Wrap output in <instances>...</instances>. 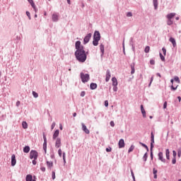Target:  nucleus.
<instances>
[{"mask_svg":"<svg viewBox=\"0 0 181 181\" xmlns=\"http://www.w3.org/2000/svg\"><path fill=\"white\" fill-rule=\"evenodd\" d=\"M62 157L64 160V165H66V152L62 153Z\"/></svg>","mask_w":181,"mask_h":181,"instance_id":"36","label":"nucleus"},{"mask_svg":"<svg viewBox=\"0 0 181 181\" xmlns=\"http://www.w3.org/2000/svg\"><path fill=\"white\" fill-rule=\"evenodd\" d=\"M52 177L53 180H54V179H56V172L55 171L52 172Z\"/></svg>","mask_w":181,"mask_h":181,"instance_id":"40","label":"nucleus"},{"mask_svg":"<svg viewBox=\"0 0 181 181\" xmlns=\"http://www.w3.org/2000/svg\"><path fill=\"white\" fill-rule=\"evenodd\" d=\"M110 78H111V71H110V69H107L105 78L106 83H108V81H110Z\"/></svg>","mask_w":181,"mask_h":181,"instance_id":"11","label":"nucleus"},{"mask_svg":"<svg viewBox=\"0 0 181 181\" xmlns=\"http://www.w3.org/2000/svg\"><path fill=\"white\" fill-rule=\"evenodd\" d=\"M118 146L119 149L125 147V141H124V139H119L118 142Z\"/></svg>","mask_w":181,"mask_h":181,"instance_id":"10","label":"nucleus"},{"mask_svg":"<svg viewBox=\"0 0 181 181\" xmlns=\"http://www.w3.org/2000/svg\"><path fill=\"white\" fill-rule=\"evenodd\" d=\"M40 170H42V172H46V168H45V167H41V168H40Z\"/></svg>","mask_w":181,"mask_h":181,"instance_id":"57","label":"nucleus"},{"mask_svg":"<svg viewBox=\"0 0 181 181\" xmlns=\"http://www.w3.org/2000/svg\"><path fill=\"white\" fill-rule=\"evenodd\" d=\"M100 40H101V34H100V31L95 30L93 34V46H97Z\"/></svg>","mask_w":181,"mask_h":181,"instance_id":"3","label":"nucleus"},{"mask_svg":"<svg viewBox=\"0 0 181 181\" xmlns=\"http://www.w3.org/2000/svg\"><path fill=\"white\" fill-rule=\"evenodd\" d=\"M158 160H160L161 162H163V163H166V159L165 158H163V152H159L158 153Z\"/></svg>","mask_w":181,"mask_h":181,"instance_id":"9","label":"nucleus"},{"mask_svg":"<svg viewBox=\"0 0 181 181\" xmlns=\"http://www.w3.org/2000/svg\"><path fill=\"white\" fill-rule=\"evenodd\" d=\"M141 111L144 118H146V112L144 108V105H141Z\"/></svg>","mask_w":181,"mask_h":181,"instance_id":"15","label":"nucleus"},{"mask_svg":"<svg viewBox=\"0 0 181 181\" xmlns=\"http://www.w3.org/2000/svg\"><path fill=\"white\" fill-rule=\"evenodd\" d=\"M50 158L51 159H54V153L51 154Z\"/></svg>","mask_w":181,"mask_h":181,"instance_id":"63","label":"nucleus"},{"mask_svg":"<svg viewBox=\"0 0 181 181\" xmlns=\"http://www.w3.org/2000/svg\"><path fill=\"white\" fill-rule=\"evenodd\" d=\"M175 16H176L175 13H170L166 16V18H167V19H172V18H175Z\"/></svg>","mask_w":181,"mask_h":181,"instance_id":"22","label":"nucleus"},{"mask_svg":"<svg viewBox=\"0 0 181 181\" xmlns=\"http://www.w3.org/2000/svg\"><path fill=\"white\" fill-rule=\"evenodd\" d=\"M22 127H23V129H28V122H22Z\"/></svg>","mask_w":181,"mask_h":181,"instance_id":"31","label":"nucleus"},{"mask_svg":"<svg viewBox=\"0 0 181 181\" xmlns=\"http://www.w3.org/2000/svg\"><path fill=\"white\" fill-rule=\"evenodd\" d=\"M75 48L76 50L75 51V57L78 62L80 63H84L87 60V54H88V52L84 50V46L81 45V41H76L75 42Z\"/></svg>","mask_w":181,"mask_h":181,"instance_id":"1","label":"nucleus"},{"mask_svg":"<svg viewBox=\"0 0 181 181\" xmlns=\"http://www.w3.org/2000/svg\"><path fill=\"white\" fill-rule=\"evenodd\" d=\"M131 175L132 176V179L134 181H136L135 180V175L134 174V170H131Z\"/></svg>","mask_w":181,"mask_h":181,"instance_id":"43","label":"nucleus"},{"mask_svg":"<svg viewBox=\"0 0 181 181\" xmlns=\"http://www.w3.org/2000/svg\"><path fill=\"white\" fill-rule=\"evenodd\" d=\"M59 16H60V14L59 13H54L52 16V22H58Z\"/></svg>","mask_w":181,"mask_h":181,"instance_id":"7","label":"nucleus"},{"mask_svg":"<svg viewBox=\"0 0 181 181\" xmlns=\"http://www.w3.org/2000/svg\"><path fill=\"white\" fill-rule=\"evenodd\" d=\"M62 146V139L57 138L56 142H55V148H60Z\"/></svg>","mask_w":181,"mask_h":181,"instance_id":"12","label":"nucleus"},{"mask_svg":"<svg viewBox=\"0 0 181 181\" xmlns=\"http://www.w3.org/2000/svg\"><path fill=\"white\" fill-rule=\"evenodd\" d=\"M82 125V130L85 132V134H90V130H88V129H87V126H86V124H84V123H81Z\"/></svg>","mask_w":181,"mask_h":181,"instance_id":"14","label":"nucleus"},{"mask_svg":"<svg viewBox=\"0 0 181 181\" xmlns=\"http://www.w3.org/2000/svg\"><path fill=\"white\" fill-rule=\"evenodd\" d=\"M172 163H173V165L176 164V158H175V157L173 158Z\"/></svg>","mask_w":181,"mask_h":181,"instance_id":"52","label":"nucleus"},{"mask_svg":"<svg viewBox=\"0 0 181 181\" xmlns=\"http://www.w3.org/2000/svg\"><path fill=\"white\" fill-rule=\"evenodd\" d=\"M162 50H163V53L164 56H166V48L163 47Z\"/></svg>","mask_w":181,"mask_h":181,"instance_id":"53","label":"nucleus"},{"mask_svg":"<svg viewBox=\"0 0 181 181\" xmlns=\"http://www.w3.org/2000/svg\"><path fill=\"white\" fill-rule=\"evenodd\" d=\"M47 163V169H50L52 170V168H53V163L52 161H46Z\"/></svg>","mask_w":181,"mask_h":181,"instance_id":"21","label":"nucleus"},{"mask_svg":"<svg viewBox=\"0 0 181 181\" xmlns=\"http://www.w3.org/2000/svg\"><path fill=\"white\" fill-rule=\"evenodd\" d=\"M174 80L175 81H176V83H177L178 84H180V79H179L178 76H175Z\"/></svg>","mask_w":181,"mask_h":181,"instance_id":"38","label":"nucleus"},{"mask_svg":"<svg viewBox=\"0 0 181 181\" xmlns=\"http://www.w3.org/2000/svg\"><path fill=\"white\" fill-rule=\"evenodd\" d=\"M153 144H155V135L153 134V132L151 133V146H150V156L151 160H153Z\"/></svg>","mask_w":181,"mask_h":181,"instance_id":"2","label":"nucleus"},{"mask_svg":"<svg viewBox=\"0 0 181 181\" xmlns=\"http://www.w3.org/2000/svg\"><path fill=\"white\" fill-rule=\"evenodd\" d=\"M59 134H60V131L59 129H57L53 134L52 139H57Z\"/></svg>","mask_w":181,"mask_h":181,"instance_id":"17","label":"nucleus"},{"mask_svg":"<svg viewBox=\"0 0 181 181\" xmlns=\"http://www.w3.org/2000/svg\"><path fill=\"white\" fill-rule=\"evenodd\" d=\"M165 156H166V159H168V160H170V151H169V148H167L165 150Z\"/></svg>","mask_w":181,"mask_h":181,"instance_id":"20","label":"nucleus"},{"mask_svg":"<svg viewBox=\"0 0 181 181\" xmlns=\"http://www.w3.org/2000/svg\"><path fill=\"white\" fill-rule=\"evenodd\" d=\"M122 47H123V52L124 53H125V40H123V42H122Z\"/></svg>","mask_w":181,"mask_h":181,"instance_id":"45","label":"nucleus"},{"mask_svg":"<svg viewBox=\"0 0 181 181\" xmlns=\"http://www.w3.org/2000/svg\"><path fill=\"white\" fill-rule=\"evenodd\" d=\"M153 5L154 6V9L156 11L158 9V0H153Z\"/></svg>","mask_w":181,"mask_h":181,"instance_id":"29","label":"nucleus"},{"mask_svg":"<svg viewBox=\"0 0 181 181\" xmlns=\"http://www.w3.org/2000/svg\"><path fill=\"white\" fill-rule=\"evenodd\" d=\"M150 64H151L152 66H153V65L155 64V60L151 59V60H150Z\"/></svg>","mask_w":181,"mask_h":181,"instance_id":"56","label":"nucleus"},{"mask_svg":"<svg viewBox=\"0 0 181 181\" xmlns=\"http://www.w3.org/2000/svg\"><path fill=\"white\" fill-rule=\"evenodd\" d=\"M28 19L30 21V19H32V18L30 17V13L29 11H26L25 12Z\"/></svg>","mask_w":181,"mask_h":181,"instance_id":"44","label":"nucleus"},{"mask_svg":"<svg viewBox=\"0 0 181 181\" xmlns=\"http://www.w3.org/2000/svg\"><path fill=\"white\" fill-rule=\"evenodd\" d=\"M28 1L31 5L32 8H33L34 11L37 12V10L36 9V5H35V2H33V0H28Z\"/></svg>","mask_w":181,"mask_h":181,"instance_id":"18","label":"nucleus"},{"mask_svg":"<svg viewBox=\"0 0 181 181\" xmlns=\"http://www.w3.org/2000/svg\"><path fill=\"white\" fill-rule=\"evenodd\" d=\"M153 174L154 179H158V170L156 168H153Z\"/></svg>","mask_w":181,"mask_h":181,"instance_id":"28","label":"nucleus"},{"mask_svg":"<svg viewBox=\"0 0 181 181\" xmlns=\"http://www.w3.org/2000/svg\"><path fill=\"white\" fill-rule=\"evenodd\" d=\"M26 181H36V180H33V177L32 175H28L25 177Z\"/></svg>","mask_w":181,"mask_h":181,"instance_id":"24","label":"nucleus"},{"mask_svg":"<svg viewBox=\"0 0 181 181\" xmlns=\"http://www.w3.org/2000/svg\"><path fill=\"white\" fill-rule=\"evenodd\" d=\"M111 151H112L111 147H110V148H106V152H111Z\"/></svg>","mask_w":181,"mask_h":181,"instance_id":"61","label":"nucleus"},{"mask_svg":"<svg viewBox=\"0 0 181 181\" xmlns=\"http://www.w3.org/2000/svg\"><path fill=\"white\" fill-rule=\"evenodd\" d=\"M112 86H118V81L117 80V78L112 77Z\"/></svg>","mask_w":181,"mask_h":181,"instance_id":"27","label":"nucleus"},{"mask_svg":"<svg viewBox=\"0 0 181 181\" xmlns=\"http://www.w3.org/2000/svg\"><path fill=\"white\" fill-rule=\"evenodd\" d=\"M39 156V153L36 150H31L30 152V159H35L36 160Z\"/></svg>","mask_w":181,"mask_h":181,"instance_id":"5","label":"nucleus"},{"mask_svg":"<svg viewBox=\"0 0 181 181\" xmlns=\"http://www.w3.org/2000/svg\"><path fill=\"white\" fill-rule=\"evenodd\" d=\"M100 52H101L100 57H103L104 56V53H105L103 44L100 45Z\"/></svg>","mask_w":181,"mask_h":181,"instance_id":"16","label":"nucleus"},{"mask_svg":"<svg viewBox=\"0 0 181 181\" xmlns=\"http://www.w3.org/2000/svg\"><path fill=\"white\" fill-rule=\"evenodd\" d=\"M129 45L130 46H134L135 45L134 42V37H130Z\"/></svg>","mask_w":181,"mask_h":181,"instance_id":"35","label":"nucleus"},{"mask_svg":"<svg viewBox=\"0 0 181 181\" xmlns=\"http://www.w3.org/2000/svg\"><path fill=\"white\" fill-rule=\"evenodd\" d=\"M168 107V102H164V103H163V109L165 110V109H166V107Z\"/></svg>","mask_w":181,"mask_h":181,"instance_id":"54","label":"nucleus"},{"mask_svg":"<svg viewBox=\"0 0 181 181\" xmlns=\"http://www.w3.org/2000/svg\"><path fill=\"white\" fill-rule=\"evenodd\" d=\"M105 107H108V100L105 101Z\"/></svg>","mask_w":181,"mask_h":181,"instance_id":"62","label":"nucleus"},{"mask_svg":"<svg viewBox=\"0 0 181 181\" xmlns=\"http://www.w3.org/2000/svg\"><path fill=\"white\" fill-rule=\"evenodd\" d=\"M16 165V156L12 154L11 156V166H15Z\"/></svg>","mask_w":181,"mask_h":181,"instance_id":"13","label":"nucleus"},{"mask_svg":"<svg viewBox=\"0 0 181 181\" xmlns=\"http://www.w3.org/2000/svg\"><path fill=\"white\" fill-rule=\"evenodd\" d=\"M152 81H153V76H152L151 78L150 83L148 84V87H151V84H152Z\"/></svg>","mask_w":181,"mask_h":181,"instance_id":"51","label":"nucleus"},{"mask_svg":"<svg viewBox=\"0 0 181 181\" xmlns=\"http://www.w3.org/2000/svg\"><path fill=\"white\" fill-rule=\"evenodd\" d=\"M134 149H135V146H134V144H132V145L129 147V150H128V153H131V152H132V151H134Z\"/></svg>","mask_w":181,"mask_h":181,"instance_id":"32","label":"nucleus"},{"mask_svg":"<svg viewBox=\"0 0 181 181\" xmlns=\"http://www.w3.org/2000/svg\"><path fill=\"white\" fill-rule=\"evenodd\" d=\"M58 154H59V156L60 158H62V148H59V149L58 150Z\"/></svg>","mask_w":181,"mask_h":181,"instance_id":"46","label":"nucleus"},{"mask_svg":"<svg viewBox=\"0 0 181 181\" xmlns=\"http://www.w3.org/2000/svg\"><path fill=\"white\" fill-rule=\"evenodd\" d=\"M33 95L34 97V98H37V97H39V94H37V93L33 91Z\"/></svg>","mask_w":181,"mask_h":181,"instance_id":"41","label":"nucleus"},{"mask_svg":"<svg viewBox=\"0 0 181 181\" xmlns=\"http://www.w3.org/2000/svg\"><path fill=\"white\" fill-rule=\"evenodd\" d=\"M97 87H98V85L95 83H91L90 84V90H95L97 88Z\"/></svg>","mask_w":181,"mask_h":181,"instance_id":"25","label":"nucleus"},{"mask_svg":"<svg viewBox=\"0 0 181 181\" xmlns=\"http://www.w3.org/2000/svg\"><path fill=\"white\" fill-rule=\"evenodd\" d=\"M113 91L115 92L118 91V87L117 86H113Z\"/></svg>","mask_w":181,"mask_h":181,"instance_id":"50","label":"nucleus"},{"mask_svg":"<svg viewBox=\"0 0 181 181\" xmlns=\"http://www.w3.org/2000/svg\"><path fill=\"white\" fill-rule=\"evenodd\" d=\"M140 145L141 146H143V148H145V149H146L147 152H149V148L148 147V146L142 142H139Z\"/></svg>","mask_w":181,"mask_h":181,"instance_id":"30","label":"nucleus"},{"mask_svg":"<svg viewBox=\"0 0 181 181\" xmlns=\"http://www.w3.org/2000/svg\"><path fill=\"white\" fill-rule=\"evenodd\" d=\"M91 36H93V34L88 33L83 39V45H87L88 42H90V40L91 39Z\"/></svg>","mask_w":181,"mask_h":181,"instance_id":"8","label":"nucleus"},{"mask_svg":"<svg viewBox=\"0 0 181 181\" xmlns=\"http://www.w3.org/2000/svg\"><path fill=\"white\" fill-rule=\"evenodd\" d=\"M130 67H131V74H135V63H132L130 64Z\"/></svg>","mask_w":181,"mask_h":181,"instance_id":"19","label":"nucleus"},{"mask_svg":"<svg viewBox=\"0 0 181 181\" xmlns=\"http://www.w3.org/2000/svg\"><path fill=\"white\" fill-rule=\"evenodd\" d=\"M177 156H178V158L181 157V149L180 148H179L177 150Z\"/></svg>","mask_w":181,"mask_h":181,"instance_id":"47","label":"nucleus"},{"mask_svg":"<svg viewBox=\"0 0 181 181\" xmlns=\"http://www.w3.org/2000/svg\"><path fill=\"white\" fill-rule=\"evenodd\" d=\"M160 54V57L162 62H165V56H163V54H162L160 52L159 53Z\"/></svg>","mask_w":181,"mask_h":181,"instance_id":"42","label":"nucleus"},{"mask_svg":"<svg viewBox=\"0 0 181 181\" xmlns=\"http://www.w3.org/2000/svg\"><path fill=\"white\" fill-rule=\"evenodd\" d=\"M16 107H19L21 105V101L18 100L16 103Z\"/></svg>","mask_w":181,"mask_h":181,"instance_id":"59","label":"nucleus"},{"mask_svg":"<svg viewBox=\"0 0 181 181\" xmlns=\"http://www.w3.org/2000/svg\"><path fill=\"white\" fill-rule=\"evenodd\" d=\"M143 160L144 162H146V160H148V152L144 153L143 156Z\"/></svg>","mask_w":181,"mask_h":181,"instance_id":"33","label":"nucleus"},{"mask_svg":"<svg viewBox=\"0 0 181 181\" xmlns=\"http://www.w3.org/2000/svg\"><path fill=\"white\" fill-rule=\"evenodd\" d=\"M80 77L82 83H88L90 81V74H83V72L80 73Z\"/></svg>","mask_w":181,"mask_h":181,"instance_id":"4","label":"nucleus"},{"mask_svg":"<svg viewBox=\"0 0 181 181\" xmlns=\"http://www.w3.org/2000/svg\"><path fill=\"white\" fill-rule=\"evenodd\" d=\"M169 41L172 42L173 47H176V40L174 37H170Z\"/></svg>","mask_w":181,"mask_h":181,"instance_id":"26","label":"nucleus"},{"mask_svg":"<svg viewBox=\"0 0 181 181\" xmlns=\"http://www.w3.org/2000/svg\"><path fill=\"white\" fill-rule=\"evenodd\" d=\"M23 152L24 153H29V152H30V147L29 146H25L23 148Z\"/></svg>","mask_w":181,"mask_h":181,"instance_id":"23","label":"nucleus"},{"mask_svg":"<svg viewBox=\"0 0 181 181\" xmlns=\"http://www.w3.org/2000/svg\"><path fill=\"white\" fill-rule=\"evenodd\" d=\"M127 18H131V16H132V12H131V11L127 12Z\"/></svg>","mask_w":181,"mask_h":181,"instance_id":"48","label":"nucleus"},{"mask_svg":"<svg viewBox=\"0 0 181 181\" xmlns=\"http://www.w3.org/2000/svg\"><path fill=\"white\" fill-rule=\"evenodd\" d=\"M42 136H43V139H44L43 149L45 151V153H47V139L46 138V134L45 133H42Z\"/></svg>","mask_w":181,"mask_h":181,"instance_id":"6","label":"nucleus"},{"mask_svg":"<svg viewBox=\"0 0 181 181\" xmlns=\"http://www.w3.org/2000/svg\"><path fill=\"white\" fill-rule=\"evenodd\" d=\"M86 95V91L81 92V97H84Z\"/></svg>","mask_w":181,"mask_h":181,"instance_id":"55","label":"nucleus"},{"mask_svg":"<svg viewBox=\"0 0 181 181\" xmlns=\"http://www.w3.org/2000/svg\"><path fill=\"white\" fill-rule=\"evenodd\" d=\"M151 50V47L149 46H146L144 49L145 53H148Z\"/></svg>","mask_w":181,"mask_h":181,"instance_id":"39","label":"nucleus"},{"mask_svg":"<svg viewBox=\"0 0 181 181\" xmlns=\"http://www.w3.org/2000/svg\"><path fill=\"white\" fill-rule=\"evenodd\" d=\"M54 127H56V123L53 122L51 126L52 129H54Z\"/></svg>","mask_w":181,"mask_h":181,"instance_id":"58","label":"nucleus"},{"mask_svg":"<svg viewBox=\"0 0 181 181\" xmlns=\"http://www.w3.org/2000/svg\"><path fill=\"white\" fill-rule=\"evenodd\" d=\"M36 163H37V162L36 161V160H33V165H36Z\"/></svg>","mask_w":181,"mask_h":181,"instance_id":"64","label":"nucleus"},{"mask_svg":"<svg viewBox=\"0 0 181 181\" xmlns=\"http://www.w3.org/2000/svg\"><path fill=\"white\" fill-rule=\"evenodd\" d=\"M167 25L168 26H172V25H173V21H172V19H168L167 20Z\"/></svg>","mask_w":181,"mask_h":181,"instance_id":"34","label":"nucleus"},{"mask_svg":"<svg viewBox=\"0 0 181 181\" xmlns=\"http://www.w3.org/2000/svg\"><path fill=\"white\" fill-rule=\"evenodd\" d=\"M110 124V126L115 127V123H114V121H111Z\"/></svg>","mask_w":181,"mask_h":181,"instance_id":"60","label":"nucleus"},{"mask_svg":"<svg viewBox=\"0 0 181 181\" xmlns=\"http://www.w3.org/2000/svg\"><path fill=\"white\" fill-rule=\"evenodd\" d=\"M177 155V153H176V151L173 150V158H176Z\"/></svg>","mask_w":181,"mask_h":181,"instance_id":"49","label":"nucleus"},{"mask_svg":"<svg viewBox=\"0 0 181 181\" xmlns=\"http://www.w3.org/2000/svg\"><path fill=\"white\" fill-rule=\"evenodd\" d=\"M177 87H179V85H177L176 87L173 86V85H172L170 86V88L172 90V91H176V90H177Z\"/></svg>","mask_w":181,"mask_h":181,"instance_id":"37","label":"nucleus"}]
</instances>
